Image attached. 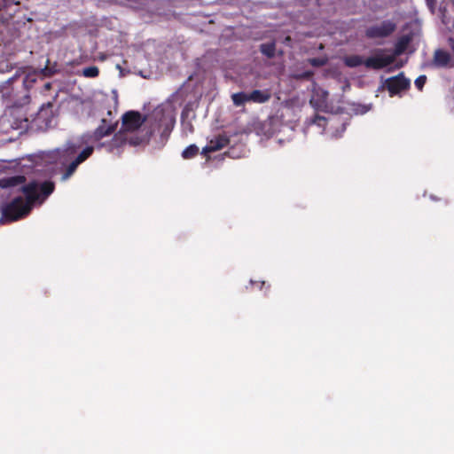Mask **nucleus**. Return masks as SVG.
<instances>
[{"instance_id":"obj_1","label":"nucleus","mask_w":454,"mask_h":454,"mask_svg":"<svg viewBox=\"0 0 454 454\" xmlns=\"http://www.w3.org/2000/svg\"><path fill=\"white\" fill-rule=\"evenodd\" d=\"M82 145V143L79 139H74L68 141L62 148L34 156L33 162L35 163V171L44 170L47 173H52L59 167L65 168L61 180H67L74 173L77 167L93 153V146H87L79 152Z\"/></svg>"},{"instance_id":"obj_2","label":"nucleus","mask_w":454,"mask_h":454,"mask_svg":"<svg viewBox=\"0 0 454 454\" xmlns=\"http://www.w3.org/2000/svg\"><path fill=\"white\" fill-rule=\"evenodd\" d=\"M54 184L51 182H32L23 188V193L7 203L2 209L0 221H17L27 215L35 202L42 203L51 194Z\"/></svg>"},{"instance_id":"obj_3","label":"nucleus","mask_w":454,"mask_h":454,"mask_svg":"<svg viewBox=\"0 0 454 454\" xmlns=\"http://www.w3.org/2000/svg\"><path fill=\"white\" fill-rule=\"evenodd\" d=\"M121 129L117 133L112 141L108 144H98V147L106 146L108 152H112L115 147H119L126 143L132 145H137L147 140L149 135L146 132L141 137L129 135L137 130L145 121L138 112L129 111L122 115Z\"/></svg>"},{"instance_id":"obj_4","label":"nucleus","mask_w":454,"mask_h":454,"mask_svg":"<svg viewBox=\"0 0 454 454\" xmlns=\"http://www.w3.org/2000/svg\"><path fill=\"white\" fill-rule=\"evenodd\" d=\"M410 41L411 38L408 35L400 37L395 43L393 52H388L384 50L376 51L372 57L366 59L365 67L368 68L380 69L392 64L397 56L404 52Z\"/></svg>"},{"instance_id":"obj_5","label":"nucleus","mask_w":454,"mask_h":454,"mask_svg":"<svg viewBox=\"0 0 454 454\" xmlns=\"http://www.w3.org/2000/svg\"><path fill=\"white\" fill-rule=\"evenodd\" d=\"M149 121H153V131L158 129L161 136H168L174 125L175 118L170 106L167 108L157 107L149 117Z\"/></svg>"},{"instance_id":"obj_6","label":"nucleus","mask_w":454,"mask_h":454,"mask_svg":"<svg viewBox=\"0 0 454 454\" xmlns=\"http://www.w3.org/2000/svg\"><path fill=\"white\" fill-rule=\"evenodd\" d=\"M0 123L4 131L9 129L25 130L28 128V120L24 118L20 110H10L1 118Z\"/></svg>"},{"instance_id":"obj_7","label":"nucleus","mask_w":454,"mask_h":454,"mask_svg":"<svg viewBox=\"0 0 454 454\" xmlns=\"http://www.w3.org/2000/svg\"><path fill=\"white\" fill-rule=\"evenodd\" d=\"M112 115L113 112L111 110L107 111V117L102 118L101 125L98 126L90 137V142H99L100 139L110 135L115 130L117 121H113Z\"/></svg>"},{"instance_id":"obj_8","label":"nucleus","mask_w":454,"mask_h":454,"mask_svg":"<svg viewBox=\"0 0 454 454\" xmlns=\"http://www.w3.org/2000/svg\"><path fill=\"white\" fill-rule=\"evenodd\" d=\"M410 86V80L406 79L403 74L385 80L382 84L383 89H387L389 95L393 97Z\"/></svg>"},{"instance_id":"obj_9","label":"nucleus","mask_w":454,"mask_h":454,"mask_svg":"<svg viewBox=\"0 0 454 454\" xmlns=\"http://www.w3.org/2000/svg\"><path fill=\"white\" fill-rule=\"evenodd\" d=\"M395 29V24L390 20H385L380 24L367 28L366 35L370 38L385 37Z\"/></svg>"},{"instance_id":"obj_10","label":"nucleus","mask_w":454,"mask_h":454,"mask_svg":"<svg viewBox=\"0 0 454 454\" xmlns=\"http://www.w3.org/2000/svg\"><path fill=\"white\" fill-rule=\"evenodd\" d=\"M20 77L12 76L4 82L0 83V98L7 104H17L15 99L13 82L18 81Z\"/></svg>"},{"instance_id":"obj_11","label":"nucleus","mask_w":454,"mask_h":454,"mask_svg":"<svg viewBox=\"0 0 454 454\" xmlns=\"http://www.w3.org/2000/svg\"><path fill=\"white\" fill-rule=\"evenodd\" d=\"M328 92L323 89H316L310 99V104L322 111L331 112L332 107L328 105Z\"/></svg>"},{"instance_id":"obj_12","label":"nucleus","mask_w":454,"mask_h":454,"mask_svg":"<svg viewBox=\"0 0 454 454\" xmlns=\"http://www.w3.org/2000/svg\"><path fill=\"white\" fill-rule=\"evenodd\" d=\"M430 65L437 68H449L454 67L450 54L441 49L434 51V58Z\"/></svg>"},{"instance_id":"obj_13","label":"nucleus","mask_w":454,"mask_h":454,"mask_svg":"<svg viewBox=\"0 0 454 454\" xmlns=\"http://www.w3.org/2000/svg\"><path fill=\"white\" fill-rule=\"evenodd\" d=\"M228 143L229 139L224 135H218L207 143V145L203 148L202 153L207 154L209 153L221 150L226 146Z\"/></svg>"},{"instance_id":"obj_14","label":"nucleus","mask_w":454,"mask_h":454,"mask_svg":"<svg viewBox=\"0 0 454 454\" xmlns=\"http://www.w3.org/2000/svg\"><path fill=\"white\" fill-rule=\"evenodd\" d=\"M248 98L249 101L255 103H264L270 99V94L266 90H255L251 93H248Z\"/></svg>"},{"instance_id":"obj_15","label":"nucleus","mask_w":454,"mask_h":454,"mask_svg":"<svg viewBox=\"0 0 454 454\" xmlns=\"http://www.w3.org/2000/svg\"><path fill=\"white\" fill-rule=\"evenodd\" d=\"M23 181L24 177L20 176L0 179V189L4 190L10 187L16 186L17 184H21Z\"/></svg>"},{"instance_id":"obj_16","label":"nucleus","mask_w":454,"mask_h":454,"mask_svg":"<svg viewBox=\"0 0 454 454\" xmlns=\"http://www.w3.org/2000/svg\"><path fill=\"white\" fill-rule=\"evenodd\" d=\"M331 124V128L336 123V118L333 117L326 119L324 116L316 115L309 121L310 125H317V127H325L326 124Z\"/></svg>"},{"instance_id":"obj_17","label":"nucleus","mask_w":454,"mask_h":454,"mask_svg":"<svg viewBox=\"0 0 454 454\" xmlns=\"http://www.w3.org/2000/svg\"><path fill=\"white\" fill-rule=\"evenodd\" d=\"M366 60L364 61L363 58L357 55L347 56L344 59V63L349 67H356L362 64L365 65Z\"/></svg>"},{"instance_id":"obj_18","label":"nucleus","mask_w":454,"mask_h":454,"mask_svg":"<svg viewBox=\"0 0 454 454\" xmlns=\"http://www.w3.org/2000/svg\"><path fill=\"white\" fill-rule=\"evenodd\" d=\"M261 52L268 58L275 56V43H262L260 46Z\"/></svg>"},{"instance_id":"obj_19","label":"nucleus","mask_w":454,"mask_h":454,"mask_svg":"<svg viewBox=\"0 0 454 454\" xmlns=\"http://www.w3.org/2000/svg\"><path fill=\"white\" fill-rule=\"evenodd\" d=\"M233 104L237 106H242L246 102L249 101L248 93L239 92L235 93L231 96Z\"/></svg>"},{"instance_id":"obj_20","label":"nucleus","mask_w":454,"mask_h":454,"mask_svg":"<svg viewBox=\"0 0 454 454\" xmlns=\"http://www.w3.org/2000/svg\"><path fill=\"white\" fill-rule=\"evenodd\" d=\"M198 151H199V148L196 145H192L188 146L185 150H184L182 156L184 159H190V158L194 157L197 154Z\"/></svg>"},{"instance_id":"obj_21","label":"nucleus","mask_w":454,"mask_h":454,"mask_svg":"<svg viewBox=\"0 0 454 454\" xmlns=\"http://www.w3.org/2000/svg\"><path fill=\"white\" fill-rule=\"evenodd\" d=\"M82 74L85 77L94 78L98 75V68L97 67H88L83 68Z\"/></svg>"},{"instance_id":"obj_22","label":"nucleus","mask_w":454,"mask_h":454,"mask_svg":"<svg viewBox=\"0 0 454 454\" xmlns=\"http://www.w3.org/2000/svg\"><path fill=\"white\" fill-rule=\"evenodd\" d=\"M185 114H186V113L183 112V114H182V126H183V129H184V131L186 134L187 133H192V130H193V128H192V125L190 121H185L184 120Z\"/></svg>"},{"instance_id":"obj_23","label":"nucleus","mask_w":454,"mask_h":454,"mask_svg":"<svg viewBox=\"0 0 454 454\" xmlns=\"http://www.w3.org/2000/svg\"><path fill=\"white\" fill-rule=\"evenodd\" d=\"M309 62L313 67H322L325 66L327 62L326 58H312L309 59Z\"/></svg>"},{"instance_id":"obj_24","label":"nucleus","mask_w":454,"mask_h":454,"mask_svg":"<svg viewBox=\"0 0 454 454\" xmlns=\"http://www.w3.org/2000/svg\"><path fill=\"white\" fill-rule=\"evenodd\" d=\"M427 81L426 75H420L415 80V86L420 90Z\"/></svg>"},{"instance_id":"obj_25","label":"nucleus","mask_w":454,"mask_h":454,"mask_svg":"<svg viewBox=\"0 0 454 454\" xmlns=\"http://www.w3.org/2000/svg\"><path fill=\"white\" fill-rule=\"evenodd\" d=\"M345 129H346L345 124L341 123L340 128V129H336V131L333 132L331 134V137L333 138H337V137H340L341 134L344 132Z\"/></svg>"},{"instance_id":"obj_26","label":"nucleus","mask_w":454,"mask_h":454,"mask_svg":"<svg viewBox=\"0 0 454 454\" xmlns=\"http://www.w3.org/2000/svg\"><path fill=\"white\" fill-rule=\"evenodd\" d=\"M370 106H359L356 109V114H364L365 113H367L369 110H370Z\"/></svg>"},{"instance_id":"obj_27","label":"nucleus","mask_w":454,"mask_h":454,"mask_svg":"<svg viewBox=\"0 0 454 454\" xmlns=\"http://www.w3.org/2000/svg\"><path fill=\"white\" fill-rule=\"evenodd\" d=\"M4 1V6H7V5H10V4H20V0H3Z\"/></svg>"},{"instance_id":"obj_28","label":"nucleus","mask_w":454,"mask_h":454,"mask_svg":"<svg viewBox=\"0 0 454 454\" xmlns=\"http://www.w3.org/2000/svg\"><path fill=\"white\" fill-rule=\"evenodd\" d=\"M117 98H118L117 90H112V99L114 100V103L115 106L117 105Z\"/></svg>"},{"instance_id":"obj_29","label":"nucleus","mask_w":454,"mask_h":454,"mask_svg":"<svg viewBox=\"0 0 454 454\" xmlns=\"http://www.w3.org/2000/svg\"><path fill=\"white\" fill-rule=\"evenodd\" d=\"M312 74H313L312 72L307 71V72L303 73L302 74L299 75L298 77L309 79V78H310L312 76Z\"/></svg>"},{"instance_id":"obj_30","label":"nucleus","mask_w":454,"mask_h":454,"mask_svg":"<svg viewBox=\"0 0 454 454\" xmlns=\"http://www.w3.org/2000/svg\"><path fill=\"white\" fill-rule=\"evenodd\" d=\"M42 73L43 75L45 76H48V75H51V74H53V72L51 71V69L48 68V67H45L43 69H42Z\"/></svg>"},{"instance_id":"obj_31","label":"nucleus","mask_w":454,"mask_h":454,"mask_svg":"<svg viewBox=\"0 0 454 454\" xmlns=\"http://www.w3.org/2000/svg\"><path fill=\"white\" fill-rule=\"evenodd\" d=\"M290 40H291V39H290V37H289V36L286 37V43H288Z\"/></svg>"},{"instance_id":"obj_32","label":"nucleus","mask_w":454,"mask_h":454,"mask_svg":"<svg viewBox=\"0 0 454 454\" xmlns=\"http://www.w3.org/2000/svg\"><path fill=\"white\" fill-rule=\"evenodd\" d=\"M451 48H452V50L454 51V43H452Z\"/></svg>"}]
</instances>
